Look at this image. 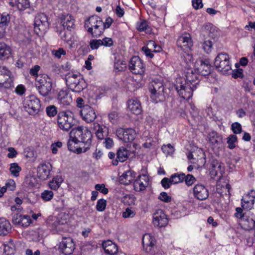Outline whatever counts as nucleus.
<instances>
[{"label": "nucleus", "mask_w": 255, "mask_h": 255, "mask_svg": "<svg viewBox=\"0 0 255 255\" xmlns=\"http://www.w3.org/2000/svg\"><path fill=\"white\" fill-rule=\"evenodd\" d=\"M148 25L145 21L140 22L137 24V29L139 31H144L147 29Z\"/></svg>", "instance_id": "64"}, {"label": "nucleus", "mask_w": 255, "mask_h": 255, "mask_svg": "<svg viewBox=\"0 0 255 255\" xmlns=\"http://www.w3.org/2000/svg\"><path fill=\"white\" fill-rule=\"evenodd\" d=\"M75 245L73 239L69 237L63 238L59 245V252L65 255H69L73 253Z\"/></svg>", "instance_id": "15"}, {"label": "nucleus", "mask_w": 255, "mask_h": 255, "mask_svg": "<svg viewBox=\"0 0 255 255\" xmlns=\"http://www.w3.org/2000/svg\"><path fill=\"white\" fill-rule=\"evenodd\" d=\"M54 196L52 191L45 190L41 194V198L44 202L50 201Z\"/></svg>", "instance_id": "44"}, {"label": "nucleus", "mask_w": 255, "mask_h": 255, "mask_svg": "<svg viewBox=\"0 0 255 255\" xmlns=\"http://www.w3.org/2000/svg\"><path fill=\"white\" fill-rule=\"evenodd\" d=\"M135 175L136 173L133 171L130 170L126 171L120 176L119 181L122 184L129 185L134 180Z\"/></svg>", "instance_id": "29"}, {"label": "nucleus", "mask_w": 255, "mask_h": 255, "mask_svg": "<svg viewBox=\"0 0 255 255\" xmlns=\"http://www.w3.org/2000/svg\"><path fill=\"white\" fill-rule=\"evenodd\" d=\"M6 189H8L10 191H13L15 188V183L12 179H9L5 183V186Z\"/></svg>", "instance_id": "63"}, {"label": "nucleus", "mask_w": 255, "mask_h": 255, "mask_svg": "<svg viewBox=\"0 0 255 255\" xmlns=\"http://www.w3.org/2000/svg\"><path fill=\"white\" fill-rule=\"evenodd\" d=\"M130 154V151L126 147L121 146L118 148L116 153V158L113 159V164L117 166L119 162H123L127 160Z\"/></svg>", "instance_id": "24"}, {"label": "nucleus", "mask_w": 255, "mask_h": 255, "mask_svg": "<svg viewBox=\"0 0 255 255\" xmlns=\"http://www.w3.org/2000/svg\"><path fill=\"white\" fill-rule=\"evenodd\" d=\"M10 21V16L8 13H3L0 17V38L2 37L5 33L6 26Z\"/></svg>", "instance_id": "32"}, {"label": "nucleus", "mask_w": 255, "mask_h": 255, "mask_svg": "<svg viewBox=\"0 0 255 255\" xmlns=\"http://www.w3.org/2000/svg\"><path fill=\"white\" fill-rule=\"evenodd\" d=\"M52 54L57 58H60L62 55H65L66 51L62 48H60L57 50H53L52 51Z\"/></svg>", "instance_id": "58"}, {"label": "nucleus", "mask_w": 255, "mask_h": 255, "mask_svg": "<svg viewBox=\"0 0 255 255\" xmlns=\"http://www.w3.org/2000/svg\"><path fill=\"white\" fill-rule=\"evenodd\" d=\"M212 47V43L210 40H205L203 44V49L204 51L209 53L211 52Z\"/></svg>", "instance_id": "55"}, {"label": "nucleus", "mask_w": 255, "mask_h": 255, "mask_svg": "<svg viewBox=\"0 0 255 255\" xmlns=\"http://www.w3.org/2000/svg\"><path fill=\"white\" fill-rule=\"evenodd\" d=\"M232 77L235 79L243 78L244 77L243 70L242 69H237L232 71Z\"/></svg>", "instance_id": "61"}, {"label": "nucleus", "mask_w": 255, "mask_h": 255, "mask_svg": "<svg viewBox=\"0 0 255 255\" xmlns=\"http://www.w3.org/2000/svg\"><path fill=\"white\" fill-rule=\"evenodd\" d=\"M185 178V174L182 173H176L170 177L171 182L173 184H178L182 182Z\"/></svg>", "instance_id": "40"}, {"label": "nucleus", "mask_w": 255, "mask_h": 255, "mask_svg": "<svg viewBox=\"0 0 255 255\" xmlns=\"http://www.w3.org/2000/svg\"><path fill=\"white\" fill-rule=\"evenodd\" d=\"M228 147L230 149H234L236 147V142L237 141V136L235 134H231L227 138Z\"/></svg>", "instance_id": "43"}, {"label": "nucleus", "mask_w": 255, "mask_h": 255, "mask_svg": "<svg viewBox=\"0 0 255 255\" xmlns=\"http://www.w3.org/2000/svg\"><path fill=\"white\" fill-rule=\"evenodd\" d=\"M89 45L91 49L96 50L101 45V39H92L90 41Z\"/></svg>", "instance_id": "53"}, {"label": "nucleus", "mask_w": 255, "mask_h": 255, "mask_svg": "<svg viewBox=\"0 0 255 255\" xmlns=\"http://www.w3.org/2000/svg\"><path fill=\"white\" fill-rule=\"evenodd\" d=\"M13 77L5 66H0V87L9 88L13 86Z\"/></svg>", "instance_id": "10"}, {"label": "nucleus", "mask_w": 255, "mask_h": 255, "mask_svg": "<svg viewBox=\"0 0 255 255\" xmlns=\"http://www.w3.org/2000/svg\"><path fill=\"white\" fill-rule=\"evenodd\" d=\"M177 45L184 52L188 51L193 46L192 40L190 34L185 33L179 37L177 40Z\"/></svg>", "instance_id": "17"}, {"label": "nucleus", "mask_w": 255, "mask_h": 255, "mask_svg": "<svg viewBox=\"0 0 255 255\" xmlns=\"http://www.w3.org/2000/svg\"><path fill=\"white\" fill-rule=\"evenodd\" d=\"M196 178L191 174H188L186 176L184 181L185 182V184L188 186L192 185L196 181Z\"/></svg>", "instance_id": "51"}, {"label": "nucleus", "mask_w": 255, "mask_h": 255, "mask_svg": "<svg viewBox=\"0 0 255 255\" xmlns=\"http://www.w3.org/2000/svg\"><path fill=\"white\" fill-rule=\"evenodd\" d=\"M153 223L155 226L160 228L165 227L168 224L167 216L162 210H157L154 213Z\"/></svg>", "instance_id": "19"}, {"label": "nucleus", "mask_w": 255, "mask_h": 255, "mask_svg": "<svg viewBox=\"0 0 255 255\" xmlns=\"http://www.w3.org/2000/svg\"><path fill=\"white\" fill-rule=\"evenodd\" d=\"M70 134L73 135L74 138H77L84 146H88V150L90 149L92 134L87 127L78 126L73 128L70 132Z\"/></svg>", "instance_id": "4"}, {"label": "nucleus", "mask_w": 255, "mask_h": 255, "mask_svg": "<svg viewBox=\"0 0 255 255\" xmlns=\"http://www.w3.org/2000/svg\"><path fill=\"white\" fill-rule=\"evenodd\" d=\"M215 66L223 74H226L231 70L229 56L226 53H219L215 59Z\"/></svg>", "instance_id": "8"}, {"label": "nucleus", "mask_w": 255, "mask_h": 255, "mask_svg": "<svg viewBox=\"0 0 255 255\" xmlns=\"http://www.w3.org/2000/svg\"><path fill=\"white\" fill-rule=\"evenodd\" d=\"M94 130L95 131L96 136L99 139H103L108 134V128L104 125H100L97 123L93 124Z\"/></svg>", "instance_id": "26"}, {"label": "nucleus", "mask_w": 255, "mask_h": 255, "mask_svg": "<svg viewBox=\"0 0 255 255\" xmlns=\"http://www.w3.org/2000/svg\"><path fill=\"white\" fill-rule=\"evenodd\" d=\"M159 199L160 200L169 203L171 201V197L170 196H168L167 193L165 192H162L160 193V196L158 197Z\"/></svg>", "instance_id": "59"}, {"label": "nucleus", "mask_w": 255, "mask_h": 255, "mask_svg": "<svg viewBox=\"0 0 255 255\" xmlns=\"http://www.w3.org/2000/svg\"><path fill=\"white\" fill-rule=\"evenodd\" d=\"M10 54V47L4 42H0V60L8 59Z\"/></svg>", "instance_id": "36"}, {"label": "nucleus", "mask_w": 255, "mask_h": 255, "mask_svg": "<svg viewBox=\"0 0 255 255\" xmlns=\"http://www.w3.org/2000/svg\"><path fill=\"white\" fill-rule=\"evenodd\" d=\"M31 222V220L29 216L23 215L22 219V224L21 226L27 227Z\"/></svg>", "instance_id": "60"}, {"label": "nucleus", "mask_w": 255, "mask_h": 255, "mask_svg": "<svg viewBox=\"0 0 255 255\" xmlns=\"http://www.w3.org/2000/svg\"><path fill=\"white\" fill-rule=\"evenodd\" d=\"M129 70L134 74H142L145 70L144 64L137 56H133L128 64Z\"/></svg>", "instance_id": "14"}, {"label": "nucleus", "mask_w": 255, "mask_h": 255, "mask_svg": "<svg viewBox=\"0 0 255 255\" xmlns=\"http://www.w3.org/2000/svg\"><path fill=\"white\" fill-rule=\"evenodd\" d=\"M161 149L162 151L166 155L172 154L174 151V148L173 146H172L169 143L167 145H163L161 147Z\"/></svg>", "instance_id": "49"}, {"label": "nucleus", "mask_w": 255, "mask_h": 255, "mask_svg": "<svg viewBox=\"0 0 255 255\" xmlns=\"http://www.w3.org/2000/svg\"><path fill=\"white\" fill-rule=\"evenodd\" d=\"M149 89L151 93L150 98L154 102L158 103L164 99V88L161 82L152 81L149 85Z\"/></svg>", "instance_id": "7"}, {"label": "nucleus", "mask_w": 255, "mask_h": 255, "mask_svg": "<svg viewBox=\"0 0 255 255\" xmlns=\"http://www.w3.org/2000/svg\"><path fill=\"white\" fill-rule=\"evenodd\" d=\"M255 199V191L252 190L245 195L242 199V207L244 210H250L253 207Z\"/></svg>", "instance_id": "21"}, {"label": "nucleus", "mask_w": 255, "mask_h": 255, "mask_svg": "<svg viewBox=\"0 0 255 255\" xmlns=\"http://www.w3.org/2000/svg\"><path fill=\"white\" fill-rule=\"evenodd\" d=\"M62 181L61 177L57 176L49 182V186L52 190H56L60 186Z\"/></svg>", "instance_id": "39"}, {"label": "nucleus", "mask_w": 255, "mask_h": 255, "mask_svg": "<svg viewBox=\"0 0 255 255\" xmlns=\"http://www.w3.org/2000/svg\"><path fill=\"white\" fill-rule=\"evenodd\" d=\"M65 78L69 89L75 92H80L87 86L86 82L80 73L70 72L65 75Z\"/></svg>", "instance_id": "2"}, {"label": "nucleus", "mask_w": 255, "mask_h": 255, "mask_svg": "<svg viewBox=\"0 0 255 255\" xmlns=\"http://www.w3.org/2000/svg\"><path fill=\"white\" fill-rule=\"evenodd\" d=\"M66 29L61 30L59 31V34L61 39L64 41H68L70 38V36L71 35V32L69 31H66Z\"/></svg>", "instance_id": "50"}, {"label": "nucleus", "mask_w": 255, "mask_h": 255, "mask_svg": "<svg viewBox=\"0 0 255 255\" xmlns=\"http://www.w3.org/2000/svg\"><path fill=\"white\" fill-rule=\"evenodd\" d=\"M52 166L49 163H42L38 167V175L39 177L43 180L49 178Z\"/></svg>", "instance_id": "25"}, {"label": "nucleus", "mask_w": 255, "mask_h": 255, "mask_svg": "<svg viewBox=\"0 0 255 255\" xmlns=\"http://www.w3.org/2000/svg\"><path fill=\"white\" fill-rule=\"evenodd\" d=\"M34 25V30L37 33H38L37 30L42 32H45L49 25L46 15L44 13H38L35 17Z\"/></svg>", "instance_id": "11"}, {"label": "nucleus", "mask_w": 255, "mask_h": 255, "mask_svg": "<svg viewBox=\"0 0 255 255\" xmlns=\"http://www.w3.org/2000/svg\"><path fill=\"white\" fill-rule=\"evenodd\" d=\"M21 170V168L18 165V163L14 162L10 164L9 171L13 176L15 177L19 176Z\"/></svg>", "instance_id": "41"}, {"label": "nucleus", "mask_w": 255, "mask_h": 255, "mask_svg": "<svg viewBox=\"0 0 255 255\" xmlns=\"http://www.w3.org/2000/svg\"><path fill=\"white\" fill-rule=\"evenodd\" d=\"M155 240L151 234H146L142 238V244L143 247H152L155 245Z\"/></svg>", "instance_id": "37"}, {"label": "nucleus", "mask_w": 255, "mask_h": 255, "mask_svg": "<svg viewBox=\"0 0 255 255\" xmlns=\"http://www.w3.org/2000/svg\"><path fill=\"white\" fill-rule=\"evenodd\" d=\"M209 141L213 145L218 144L221 140V136L215 131H213L209 134Z\"/></svg>", "instance_id": "42"}, {"label": "nucleus", "mask_w": 255, "mask_h": 255, "mask_svg": "<svg viewBox=\"0 0 255 255\" xmlns=\"http://www.w3.org/2000/svg\"><path fill=\"white\" fill-rule=\"evenodd\" d=\"M106 205V200L104 199H100L97 201L96 209L98 211L103 212L105 210Z\"/></svg>", "instance_id": "46"}, {"label": "nucleus", "mask_w": 255, "mask_h": 255, "mask_svg": "<svg viewBox=\"0 0 255 255\" xmlns=\"http://www.w3.org/2000/svg\"><path fill=\"white\" fill-rule=\"evenodd\" d=\"M185 77L186 78L177 79L174 87L179 96L187 100L192 97L193 92L197 89L199 80L197 74L192 69L187 70Z\"/></svg>", "instance_id": "1"}, {"label": "nucleus", "mask_w": 255, "mask_h": 255, "mask_svg": "<svg viewBox=\"0 0 255 255\" xmlns=\"http://www.w3.org/2000/svg\"><path fill=\"white\" fill-rule=\"evenodd\" d=\"M40 68V67L39 66L37 65H35L33 67L30 69L29 71L30 74L32 76L36 77V78L37 76H44V75H38V72L39 71Z\"/></svg>", "instance_id": "62"}, {"label": "nucleus", "mask_w": 255, "mask_h": 255, "mask_svg": "<svg viewBox=\"0 0 255 255\" xmlns=\"http://www.w3.org/2000/svg\"><path fill=\"white\" fill-rule=\"evenodd\" d=\"M128 108L129 110L135 115H139L142 111L140 103L137 99L129 100Z\"/></svg>", "instance_id": "33"}, {"label": "nucleus", "mask_w": 255, "mask_h": 255, "mask_svg": "<svg viewBox=\"0 0 255 255\" xmlns=\"http://www.w3.org/2000/svg\"><path fill=\"white\" fill-rule=\"evenodd\" d=\"M250 213L241 219L240 225L243 229L250 231L255 229V220L249 217Z\"/></svg>", "instance_id": "27"}, {"label": "nucleus", "mask_w": 255, "mask_h": 255, "mask_svg": "<svg viewBox=\"0 0 255 255\" xmlns=\"http://www.w3.org/2000/svg\"><path fill=\"white\" fill-rule=\"evenodd\" d=\"M23 215L18 214H14L12 217V221L13 224L21 226Z\"/></svg>", "instance_id": "54"}, {"label": "nucleus", "mask_w": 255, "mask_h": 255, "mask_svg": "<svg viewBox=\"0 0 255 255\" xmlns=\"http://www.w3.org/2000/svg\"><path fill=\"white\" fill-rule=\"evenodd\" d=\"M161 184L162 186L165 189H166L169 188L170 187L171 185L173 183L172 182H171L170 178H168L167 177H164L162 179L161 181Z\"/></svg>", "instance_id": "57"}, {"label": "nucleus", "mask_w": 255, "mask_h": 255, "mask_svg": "<svg viewBox=\"0 0 255 255\" xmlns=\"http://www.w3.org/2000/svg\"><path fill=\"white\" fill-rule=\"evenodd\" d=\"M35 80V85L40 94L44 97L48 95L52 88L51 79L47 75H44L37 76Z\"/></svg>", "instance_id": "6"}, {"label": "nucleus", "mask_w": 255, "mask_h": 255, "mask_svg": "<svg viewBox=\"0 0 255 255\" xmlns=\"http://www.w3.org/2000/svg\"><path fill=\"white\" fill-rule=\"evenodd\" d=\"M47 115L50 117H53L57 114L56 108L54 105L48 106L46 108Z\"/></svg>", "instance_id": "48"}, {"label": "nucleus", "mask_w": 255, "mask_h": 255, "mask_svg": "<svg viewBox=\"0 0 255 255\" xmlns=\"http://www.w3.org/2000/svg\"><path fill=\"white\" fill-rule=\"evenodd\" d=\"M57 122L61 129L68 131L75 124L74 114L70 111L60 112L58 114Z\"/></svg>", "instance_id": "5"}, {"label": "nucleus", "mask_w": 255, "mask_h": 255, "mask_svg": "<svg viewBox=\"0 0 255 255\" xmlns=\"http://www.w3.org/2000/svg\"><path fill=\"white\" fill-rule=\"evenodd\" d=\"M80 142L77 138H74L73 135L69 134V139L67 142L68 149L75 153L81 154L86 152L88 150V146L80 145Z\"/></svg>", "instance_id": "13"}, {"label": "nucleus", "mask_w": 255, "mask_h": 255, "mask_svg": "<svg viewBox=\"0 0 255 255\" xmlns=\"http://www.w3.org/2000/svg\"><path fill=\"white\" fill-rule=\"evenodd\" d=\"M40 107V101L34 95L27 97L23 102L24 110L31 115L38 114Z\"/></svg>", "instance_id": "9"}, {"label": "nucleus", "mask_w": 255, "mask_h": 255, "mask_svg": "<svg viewBox=\"0 0 255 255\" xmlns=\"http://www.w3.org/2000/svg\"><path fill=\"white\" fill-rule=\"evenodd\" d=\"M193 194L195 198L201 201L205 200L209 197V191L204 185L197 184L193 189Z\"/></svg>", "instance_id": "18"}, {"label": "nucleus", "mask_w": 255, "mask_h": 255, "mask_svg": "<svg viewBox=\"0 0 255 255\" xmlns=\"http://www.w3.org/2000/svg\"><path fill=\"white\" fill-rule=\"evenodd\" d=\"M9 4L12 6H15L20 11L24 10L30 6L29 0H13Z\"/></svg>", "instance_id": "34"}, {"label": "nucleus", "mask_w": 255, "mask_h": 255, "mask_svg": "<svg viewBox=\"0 0 255 255\" xmlns=\"http://www.w3.org/2000/svg\"><path fill=\"white\" fill-rule=\"evenodd\" d=\"M60 19V23L64 29L69 31H72L75 29V19L72 16L69 14L62 15Z\"/></svg>", "instance_id": "23"}, {"label": "nucleus", "mask_w": 255, "mask_h": 255, "mask_svg": "<svg viewBox=\"0 0 255 255\" xmlns=\"http://www.w3.org/2000/svg\"><path fill=\"white\" fill-rule=\"evenodd\" d=\"M102 247L105 253L110 255H115L118 252V246L111 240L103 242Z\"/></svg>", "instance_id": "30"}, {"label": "nucleus", "mask_w": 255, "mask_h": 255, "mask_svg": "<svg viewBox=\"0 0 255 255\" xmlns=\"http://www.w3.org/2000/svg\"><path fill=\"white\" fill-rule=\"evenodd\" d=\"M80 113L83 119L87 123L93 122L97 117L93 108L87 105L83 106Z\"/></svg>", "instance_id": "20"}, {"label": "nucleus", "mask_w": 255, "mask_h": 255, "mask_svg": "<svg viewBox=\"0 0 255 255\" xmlns=\"http://www.w3.org/2000/svg\"><path fill=\"white\" fill-rule=\"evenodd\" d=\"M124 62L120 59V56L119 54H115L114 68L118 71H122L126 67Z\"/></svg>", "instance_id": "38"}, {"label": "nucleus", "mask_w": 255, "mask_h": 255, "mask_svg": "<svg viewBox=\"0 0 255 255\" xmlns=\"http://www.w3.org/2000/svg\"><path fill=\"white\" fill-rule=\"evenodd\" d=\"M60 104L63 106H68L72 102L71 96L66 91L61 90L57 98Z\"/></svg>", "instance_id": "31"}, {"label": "nucleus", "mask_w": 255, "mask_h": 255, "mask_svg": "<svg viewBox=\"0 0 255 255\" xmlns=\"http://www.w3.org/2000/svg\"><path fill=\"white\" fill-rule=\"evenodd\" d=\"M231 129L235 134H239L242 132V126L238 122H235L232 124Z\"/></svg>", "instance_id": "47"}, {"label": "nucleus", "mask_w": 255, "mask_h": 255, "mask_svg": "<svg viewBox=\"0 0 255 255\" xmlns=\"http://www.w3.org/2000/svg\"><path fill=\"white\" fill-rule=\"evenodd\" d=\"M116 134L120 139L125 142H131L136 137V132L131 128H119L116 130Z\"/></svg>", "instance_id": "12"}, {"label": "nucleus", "mask_w": 255, "mask_h": 255, "mask_svg": "<svg viewBox=\"0 0 255 255\" xmlns=\"http://www.w3.org/2000/svg\"><path fill=\"white\" fill-rule=\"evenodd\" d=\"M101 45L105 47H111L113 45L114 42L111 38L105 37L101 39Z\"/></svg>", "instance_id": "52"}, {"label": "nucleus", "mask_w": 255, "mask_h": 255, "mask_svg": "<svg viewBox=\"0 0 255 255\" xmlns=\"http://www.w3.org/2000/svg\"><path fill=\"white\" fill-rule=\"evenodd\" d=\"M84 26L87 28V31L93 37H98L100 36L104 31L103 21L102 19L97 16L93 15L85 20Z\"/></svg>", "instance_id": "3"}, {"label": "nucleus", "mask_w": 255, "mask_h": 255, "mask_svg": "<svg viewBox=\"0 0 255 255\" xmlns=\"http://www.w3.org/2000/svg\"><path fill=\"white\" fill-rule=\"evenodd\" d=\"M202 33L204 36L207 35L213 39L218 35V31L216 27L210 23H207L203 25L202 28Z\"/></svg>", "instance_id": "28"}, {"label": "nucleus", "mask_w": 255, "mask_h": 255, "mask_svg": "<svg viewBox=\"0 0 255 255\" xmlns=\"http://www.w3.org/2000/svg\"><path fill=\"white\" fill-rule=\"evenodd\" d=\"M149 178L145 174L139 175L133 182L134 189L140 192L145 189L148 185Z\"/></svg>", "instance_id": "22"}, {"label": "nucleus", "mask_w": 255, "mask_h": 255, "mask_svg": "<svg viewBox=\"0 0 255 255\" xmlns=\"http://www.w3.org/2000/svg\"><path fill=\"white\" fill-rule=\"evenodd\" d=\"M135 211L132 208L128 207L122 213V216L124 218H132L135 215Z\"/></svg>", "instance_id": "45"}, {"label": "nucleus", "mask_w": 255, "mask_h": 255, "mask_svg": "<svg viewBox=\"0 0 255 255\" xmlns=\"http://www.w3.org/2000/svg\"><path fill=\"white\" fill-rule=\"evenodd\" d=\"M9 222L4 218H0V236H6L11 231Z\"/></svg>", "instance_id": "35"}, {"label": "nucleus", "mask_w": 255, "mask_h": 255, "mask_svg": "<svg viewBox=\"0 0 255 255\" xmlns=\"http://www.w3.org/2000/svg\"><path fill=\"white\" fill-rule=\"evenodd\" d=\"M195 71H197V73L195 71L193 72L197 74L198 78V74L202 76L209 75L211 72V64L208 59H199L196 62V69Z\"/></svg>", "instance_id": "16"}, {"label": "nucleus", "mask_w": 255, "mask_h": 255, "mask_svg": "<svg viewBox=\"0 0 255 255\" xmlns=\"http://www.w3.org/2000/svg\"><path fill=\"white\" fill-rule=\"evenodd\" d=\"M95 188L97 191H99L105 195L107 194L109 192L108 189L105 187L104 184H97L95 185Z\"/></svg>", "instance_id": "56"}]
</instances>
